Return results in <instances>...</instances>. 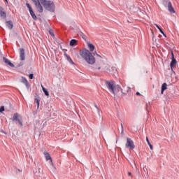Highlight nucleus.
<instances>
[{"label":"nucleus","mask_w":179,"mask_h":179,"mask_svg":"<svg viewBox=\"0 0 179 179\" xmlns=\"http://www.w3.org/2000/svg\"><path fill=\"white\" fill-rule=\"evenodd\" d=\"M80 55L89 65H93L96 63V58L93 55V53L87 48H84L80 50Z\"/></svg>","instance_id":"f257e3e1"},{"label":"nucleus","mask_w":179,"mask_h":179,"mask_svg":"<svg viewBox=\"0 0 179 179\" xmlns=\"http://www.w3.org/2000/svg\"><path fill=\"white\" fill-rule=\"evenodd\" d=\"M115 92H113V94L115 96H119V97L120 96H122V93H124V90L122 88H121V86L116 85H115V88H114Z\"/></svg>","instance_id":"423d86ee"},{"label":"nucleus","mask_w":179,"mask_h":179,"mask_svg":"<svg viewBox=\"0 0 179 179\" xmlns=\"http://www.w3.org/2000/svg\"><path fill=\"white\" fill-rule=\"evenodd\" d=\"M76 43H78V41L76 39H71L70 41L69 45H71V47H73L74 45H76Z\"/></svg>","instance_id":"4be33fe9"},{"label":"nucleus","mask_w":179,"mask_h":179,"mask_svg":"<svg viewBox=\"0 0 179 179\" xmlns=\"http://www.w3.org/2000/svg\"><path fill=\"white\" fill-rule=\"evenodd\" d=\"M126 148H129V149H135V144L134 143V141L130 138H127Z\"/></svg>","instance_id":"6e6552de"},{"label":"nucleus","mask_w":179,"mask_h":179,"mask_svg":"<svg viewBox=\"0 0 179 179\" xmlns=\"http://www.w3.org/2000/svg\"><path fill=\"white\" fill-rule=\"evenodd\" d=\"M3 111H5V106H0L1 114H2L3 113Z\"/></svg>","instance_id":"bb28decb"},{"label":"nucleus","mask_w":179,"mask_h":179,"mask_svg":"<svg viewBox=\"0 0 179 179\" xmlns=\"http://www.w3.org/2000/svg\"><path fill=\"white\" fill-rule=\"evenodd\" d=\"M121 129H122L121 134H124V125L122 124V123H121Z\"/></svg>","instance_id":"473e14b6"},{"label":"nucleus","mask_w":179,"mask_h":179,"mask_svg":"<svg viewBox=\"0 0 179 179\" xmlns=\"http://www.w3.org/2000/svg\"><path fill=\"white\" fill-rule=\"evenodd\" d=\"M177 65V60L174 58V53L172 52V59L170 63L171 69H173V66Z\"/></svg>","instance_id":"f8f14e48"},{"label":"nucleus","mask_w":179,"mask_h":179,"mask_svg":"<svg viewBox=\"0 0 179 179\" xmlns=\"http://www.w3.org/2000/svg\"><path fill=\"white\" fill-rule=\"evenodd\" d=\"M110 73H117V68L113 66L110 68Z\"/></svg>","instance_id":"a878e982"},{"label":"nucleus","mask_w":179,"mask_h":179,"mask_svg":"<svg viewBox=\"0 0 179 179\" xmlns=\"http://www.w3.org/2000/svg\"><path fill=\"white\" fill-rule=\"evenodd\" d=\"M44 155H45V157L48 162V160H51V162H52V159L51 158V155H50V153L44 152Z\"/></svg>","instance_id":"412c9836"},{"label":"nucleus","mask_w":179,"mask_h":179,"mask_svg":"<svg viewBox=\"0 0 179 179\" xmlns=\"http://www.w3.org/2000/svg\"><path fill=\"white\" fill-rule=\"evenodd\" d=\"M3 61L6 65H8V66H10L11 68H15V64L9 60V59L6 58L5 57H3Z\"/></svg>","instance_id":"9d476101"},{"label":"nucleus","mask_w":179,"mask_h":179,"mask_svg":"<svg viewBox=\"0 0 179 179\" xmlns=\"http://www.w3.org/2000/svg\"><path fill=\"white\" fill-rule=\"evenodd\" d=\"M146 142L148 145V146L150 147V149H153V145H152V143H150V141H149V138L146 137Z\"/></svg>","instance_id":"b1692460"},{"label":"nucleus","mask_w":179,"mask_h":179,"mask_svg":"<svg viewBox=\"0 0 179 179\" xmlns=\"http://www.w3.org/2000/svg\"><path fill=\"white\" fill-rule=\"evenodd\" d=\"M106 72H107V73H111V69L107 67V68H106Z\"/></svg>","instance_id":"2f4dec72"},{"label":"nucleus","mask_w":179,"mask_h":179,"mask_svg":"<svg viewBox=\"0 0 179 179\" xmlns=\"http://www.w3.org/2000/svg\"><path fill=\"white\" fill-rule=\"evenodd\" d=\"M128 176H132V173L131 172H128Z\"/></svg>","instance_id":"79ce46f5"},{"label":"nucleus","mask_w":179,"mask_h":179,"mask_svg":"<svg viewBox=\"0 0 179 179\" xmlns=\"http://www.w3.org/2000/svg\"><path fill=\"white\" fill-rule=\"evenodd\" d=\"M43 8L48 12H55V4L52 1L40 0Z\"/></svg>","instance_id":"f03ea898"},{"label":"nucleus","mask_w":179,"mask_h":179,"mask_svg":"<svg viewBox=\"0 0 179 179\" xmlns=\"http://www.w3.org/2000/svg\"><path fill=\"white\" fill-rule=\"evenodd\" d=\"M6 26L10 29H13V22L12 20H8L6 22Z\"/></svg>","instance_id":"dca6fc26"},{"label":"nucleus","mask_w":179,"mask_h":179,"mask_svg":"<svg viewBox=\"0 0 179 179\" xmlns=\"http://www.w3.org/2000/svg\"><path fill=\"white\" fill-rule=\"evenodd\" d=\"M94 53L96 54V55H97V57H99V58H101V56L99 54H97V52H94Z\"/></svg>","instance_id":"e433bc0d"},{"label":"nucleus","mask_w":179,"mask_h":179,"mask_svg":"<svg viewBox=\"0 0 179 179\" xmlns=\"http://www.w3.org/2000/svg\"><path fill=\"white\" fill-rule=\"evenodd\" d=\"M34 3V5L35 6L36 8L37 9L38 12L39 13H43L44 12V8H43V6H41V1L40 0H31Z\"/></svg>","instance_id":"20e7f679"},{"label":"nucleus","mask_w":179,"mask_h":179,"mask_svg":"<svg viewBox=\"0 0 179 179\" xmlns=\"http://www.w3.org/2000/svg\"><path fill=\"white\" fill-rule=\"evenodd\" d=\"M98 69H101V67H99Z\"/></svg>","instance_id":"de8ad7c7"},{"label":"nucleus","mask_w":179,"mask_h":179,"mask_svg":"<svg viewBox=\"0 0 179 179\" xmlns=\"http://www.w3.org/2000/svg\"><path fill=\"white\" fill-rule=\"evenodd\" d=\"M136 96H141V93H140L139 92H137L136 93Z\"/></svg>","instance_id":"58836bf2"},{"label":"nucleus","mask_w":179,"mask_h":179,"mask_svg":"<svg viewBox=\"0 0 179 179\" xmlns=\"http://www.w3.org/2000/svg\"><path fill=\"white\" fill-rule=\"evenodd\" d=\"M122 90H123L122 94H128V93L131 92V88L129 87H124Z\"/></svg>","instance_id":"a211bd4d"},{"label":"nucleus","mask_w":179,"mask_h":179,"mask_svg":"<svg viewBox=\"0 0 179 179\" xmlns=\"http://www.w3.org/2000/svg\"><path fill=\"white\" fill-rule=\"evenodd\" d=\"M18 67L23 66V62H21L20 64H17Z\"/></svg>","instance_id":"f704fd0d"},{"label":"nucleus","mask_w":179,"mask_h":179,"mask_svg":"<svg viewBox=\"0 0 179 179\" xmlns=\"http://www.w3.org/2000/svg\"><path fill=\"white\" fill-rule=\"evenodd\" d=\"M155 26H156V27L158 29V30H159V29L161 28L160 26H159V24H155Z\"/></svg>","instance_id":"4c0bfd02"},{"label":"nucleus","mask_w":179,"mask_h":179,"mask_svg":"<svg viewBox=\"0 0 179 179\" xmlns=\"http://www.w3.org/2000/svg\"><path fill=\"white\" fill-rule=\"evenodd\" d=\"M87 46L90 48V52H93V51H94V49L96 48V47L94 46V45H93L92 43L88 42L87 43Z\"/></svg>","instance_id":"f3484780"},{"label":"nucleus","mask_w":179,"mask_h":179,"mask_svg":"<svg viewBox=\"0 0 179 179\" xmlns=\"http://www.w3.org/2000/svg\"><path fill=\"white\" fill-rule=\"evenodd\" d=\"M26 52L24 51V48H20V58L21 61H24L26 59Z\"/></svg>","instance_id":"1a4fd4ad"},{"label":"nucleus","mask_w":179,"mask_h":179,"mask_svg":"<svg viewBox=\"0 0 179 179\" xmlns=\"http://www.w3.org/2000/svg\"><path fill=\"white\" fill-rule=\"evenodd\" d=\"M0 16L2 19H6V12L3 11L2 6H0Z\"/></svg>","instance_id":"2eb2a0df"},{"label":"nucleus","mask_w":179,"mask_h":179,"mask_svg":"<svg viewBox=\"0 0 179 179\" xmlns=\"http://www.w3.org/2000/svg\"><path fill=\"white\" fill-rule=\"evenodd\" d=\"M167 8L169 12H170L171 13H176V10H174V7H173L171 2L169 3Z\"/></svg>","instance_id":"4468645a"},{"label":"nucleus","mask_w":179,"mask_h":179,"mask_svg":"<svg viewBox=\"0 0 179 179\" xmlns=\"http://www.w3.org/2000/svg\"><path fill=\"white\" fill-rule=\"evenodd\" d=\"M158 30H159L161 34H164V31H163L162 27L160 29H159Z\"/></svg>","instance_id":"72a5a7b5"},{"label":"nucleus","mask_w":179,"mask_h":179,"mask_svg":"<svg viewBox=\"0 0 179 179\" xmlns=\"http://www.w3.org/2000/svg\"><path fill=\"white\" fill-rule=\"evenodd\" d=\"M64 56L66 57V60L68 61V62H69L71 65H75V62H73V60H72V58H71V56H69V55L65 53Z\"/></svg>","instance_id":"ddd939ff"},{"label":"nucleus","mask_w":179,"mask_h":179,"mask_svg":"<svg viewBox=\"0 0 179 179\" xmlns=\"http://www.w3.org/2000/svg\"><path fill=\"white\" fill-rule=\"evenodd\" d=\"M26 6L28 8V10H29L32 19H34V20H37V15H36V13H34V11L33 10V8H31V6H30V4L29 3H27Z\"/></svg>","instance_id":"0eeeda50"},{"label":"nucleus","mask_w":179,"mask_h":179,"mask_svg":"<svg viewBox=\"0 0 179 179\" xmlns=\"http://www.w3.org/2000/svg\"><path fill=\"white\" fill-rule=\"evenodd\" d=\"M29 79L31 80L33 79H34V73H30L29 74Z\"/></svg>","instance_id":"c85d7f7f"},{"label":"nucleus","mask_w":179,"mask_h":179,"mask_svg":"<svg viewBox=\"0 0 179 179\" xmlns=\"http://www.w3.org/2000/svg\"><path fill=\"white\" fill-rule=\"evenodd\" d=\"M34 103H36L37 106V110H38V108H40V96H36L34 99Z\"/></svg>","instance_id":"6ab92c4d"},{"label":"nucleus","mask_w":179,"mask_h":179,"mask_svg":"<svg viewBox=\"0 0 179 179\" xmlns=\"http://www.w3.org/2000/svg\"><path fill=\"white\" fill-rule=\"evenodd\" d=\"M171 1H170V0H163V5L164 6H165V8H167L169 6V3H170Z\"/></svg>","instance_id":"5701e85b"},{"label":"nucleus","mask_w":179,"mask_h":179,"mask_svg":"<svg viewBox=\"0 0 179 179\" xmlns=\"http://www.w3.org/2000/svg\"><path fill=\"white\" fill-rule=\"evenodd\" d=\"M5 1V2H7V3H8V0H4Z\"/></svg>","instance_id":"49530a36"},{"label":"nucleus","mask_w":179,"mask_h":179,"mask_svg":"<svg viewBox=\"0 0 179 179\" xmlns=\"http://www.w3.org/2000/svg\"><path fill=\"white\" fill-rule=\"evenodd\" d=\"M80 36L83 40H86V35L81 32Z\"/></svg>","instance_id":"7c9ffc66"},{"label":"nucleus","mask_w":179,"mask_h":179,"mask_svg":"<svg viewBox=\"0 0 179 179\" xmlns=\"http://www.w3.org/2000/svg\"><path fill=\"white\" fill-rule=\"evenodd\" d=\"M33 115H37V110L33 111Z\"/></svg>","instance_id":"c9c22d12"},{"label":"nucleus","mask_w":179,"mask_h":179,"mask_svg":"<svg viewBox=\"0 0 179 179\" xmlns=\"http://www.w3.org/2000/svg\"><path fill=\"white\" fill-rule=\"evenodd\" d=\"M163 34V36H164V37H167V35H166L165 34H164H164Z\"/></svg>","instance_id":"37998d69"},{"label":"nucleus","mask_w":179,"mask_h":179,"mask_svg":"<svg viewBox=\"0 0 179 179\" xmlns=\"http://www.w3.org/2000/svg\"><path fill=\"white\" fill-rule=\"evenodd\" d=\"M49 34H50V36H52V37H54V36H55V34H54V30H52V29H50V30L49 31Z\"/></svg>","instance_id":"cd10ccee"},{"label":"nucleus","mask_w":179,"mask_h":179,"mask_svg":"<svg viewBox=\"0 0 179 179\" xmlns=\"http://www.w3.org/2000/svg\"><path fill=\"white\" fill-rule=\"evenodd\" d=\"M106 86L107 89L110 90V92H111L112 93H114L115 92L114 89H115V82L112 80L111 81L106 80Z\"/></svg>","instance_id":"39448f33"},{"label":"nucleus","mask_w":179,"mask_h":179,"mask_svg":"<svg viewBox=\"0 0 179 179\" xmlns=\"http://www.w3.org/2000/svg\"><path fill=\"white\" fill-rule=\"evenodd\" d=\"M41 87L44 94L48 96H50V92H48V90H47V88L44 87L43 85H41Z\"/></svg>","instance_id":"aec40b11"},{"label":"nucleus","mask_w":179,"mask_h":179,"mask_svg":"<svg viewBox=\"0 0 179 179\" xmlns=\"http://www.w3.org/2000/svg\"><path fill=\"white\" fill-rule=\"evenodd\" d=\"M161 90H164V91L167 90V83H164L162 85Z\"/></svg>","instance_id":"393cba45"},{"label":"nucleus","mask_w":179,"mask_h":179,"mask_svg":"<svg viewBox=\"0 0 179 179\" xmlns=\"http://www.w3.org/2000/svg\"><path fill=\"white\" fill-rule=\"evenodd\" d=\"M57 43H58V44H61V41H57Z\"/></svg>","instance_id":"a18cd8bd"},{"label":"nucleus","mask_w":179,"mask_h":179,"mask_svg":"<svg viewBox=\"0 0 179 179\" xmlns=\"http://www.w3.org/2000/svg\"><path fill=\"white\" fill-rule=\"evenodd\" d=\"M21 83H23V85H25L27 89H30V83L26 77H22Z\"/></svg>","instance_id":"9b49d317"},{"label":"nucleus","mask_w":179,"mask_h":179,"mask_svg":"<svg viewBox=\"0 0 179 179\" xmlns=\"http://www.w3.org/2000/svg\"><path fill=\"white\" fill-rule=\"evenodd\" d=\"M164 93V90H161V94H163Z\"/></svg>","instance_id":"ea45409f"},{"label":"nucleus","mask_w":179,"mask_h":179,"mask_svg":"<svg viewBox=\"0 0 179 179\" xmlns=\"http://www.w3.org/2000/svg\"><path fill=\"white\" fill-rule=\"evenodd\" d=\"M11 121L15 122V124H19L20 127H23V118H22V116L17 113L13 114Z\"/></svg>","instance_id":"7ed1b4c3"},{"label":"nucleus","mask_w":179,"mask_h":179,"mask_svg":"<svg viewBox=\"0 0 179 179\" xmlns=\"http://www.w3.org/2000/svg\"><path fill=\"white\" fill-rule=\"evenodd\" d=\"M94 107L96 108L98 114L100 115V109H99L97 104H94Z\"/></svg>","instance_id":"c756f323"},{"label":"nucleus","mask_w":179,"mask_h":179,"mask_svg":"<svg viewBox=\"0 0 179 179\" xmlns=\"http://www.w3.org/2000/svg\"><path fill=\"white\" fill-rule=\"evenodd\" d=\"M171 71H172L173 73H176V71H174V70L173 69V67L171 69Z\"/></svg>","instance_id":"a19ab883"},{"label":"nucleus","mask_w":179,"mask_h":179,"mask_svg":"<svg viewBox=\"0 0 179 179\" xmlns=\"http://www.w3.org/2000/svg\"><path fill=\"white\" fill-rule=\"evenodd\" d=\"M17 171L22 172V170L18 169H17Z\"/></svg>","instance_id":"c03bdc74"}]
</instances>
